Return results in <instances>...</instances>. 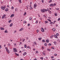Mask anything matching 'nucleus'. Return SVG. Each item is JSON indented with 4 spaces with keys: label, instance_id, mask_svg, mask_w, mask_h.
Here are the masks:
<instances>
[{
    "label": "nucleus",
    "instance_id": "2f4dec72",
    "mask_svg": "<svg viewBox=\"0 0 60 60\" xmlns=\"http://www.w3.org/2000/svg\"><path fill=\"white\" fill-rule=\"evenodd\" d=\"M48 11L50 14H51V11Z\"/></svg>",
    "mask_w": 60,
    "mask_h": 60
},
{
    "label": "nucleus",
    "instance_id": "864d4df0",
    "mask_svg": "<svg viewBox=\"0 0 60 60\" xmlns=\"http://www.w3.org/2000/svg\"><path fill=\"white\" fill-rule=\"evenodd\" d=\"M57 54H54V56H57Z\"/></svg>",
    "mask_w": 60,
    "mask_h": 60
},
{
    "label": "nucleus",
    "instance_id": "20e7f679",
    "mask_svg": "<svg viewBox=\"0 0 60 60\" xmlns=\"http://www.w3.org/2000/svg\"><path fill=\"white\" fill-rule=\"evenodd\" d=\"M14 52H17V49L15 48H13Z\"/></svg>",
    "mask_w": 60,
    "mask_h": 60
},
{
    "label": "nucleus",
    "instance_id": "393cba45",
    "mask_svg": "<svg viewBox=\"0 0 60 60\" xmlns=\"http://www.w3.org/2000/svg\"><path fill=\"white\" fill-rule=\"evenodd\" d=\"M55 16H57V13H55Z\"/></svg>",
    "mask_w": 60,
    "mask_h": 60
},
{
    "label": "nucleus",
    "instance_id": "f8f14e48",
    "mask_svg": "<svg viewBox=\"0 0 60 60\" xmlns=\"http://www.w3.org/2000/svg\"><path fill=\"white\" fill-rule=\"evenodd\" d=\"M14 14H12L10 16V17L11 18H12V17H14Z\"/></svg>",
    "mask_w": 60,
    "mask_h": 60
},
{
    "label": "nucleus",
    "instance_id": "13d9d810",
    "mask_svg": "<svg viewBox=\"0 0 60 60\" xmlns=\"http://www.w3.org/2000/svg\"><path fill=\"white\" fill-rule=\"evenodd\" d=\"M54 6H56V4L54 3Z\"/></svg>",
    "mask_w": 60,
    "mask_h": 60
},
{
    "label": "nucleus",
    "instance_id": "338daca9",
    "mask_svg": "<svg viewBox=\"0 0 60 60\" xmlns=\"http://www.w3.org/2000/svg\"><path fill=\"white\" fill-rule=\"evenodd\" d=\"M22 41V38H20V41Z\"/></svg>",
    "mask_w": 60,
    "mask_h": 60
},
{
    "label": "nucleus",
    "instance_id": "58836bf2",
    "mask_svg": "<svg viewBox=\"0 0 60 60\" xmlns=\"http://www.w3.org/2000/svg\"><path fill=\"white\" fill-rule=\"evenodd\" d=\"M47 11H49V9L48 8H47Z\"/></svg>",
    "mask_w": 60,
    "mask_h": 60
},
{
    "label": "nucleus",
    "instance_id": "774afa93",
    "mask_svg": "<svg viewBox=\"0 0 60 60\" xmlns=\"http://www.w3.org/2000/svg\"><path fill=\"white\" fill-rule=\"evenodd\" d=\"M34 60H37V59H34Z\"/></svg>",
    "mask_w": 60,
    "mask_h": 60
},
{
    "label": "nucleus",
    "instance_id": "9d476101",
    "mask_svg": "<svg viewBox=\"0 0 60 60\" xmlns=\"http://www.w3.org/2000/svg\"><path fill=\"white\" fill-rule=\"evenodd\" d=\"M23 29H24L23 28H22L20 30H19V31H22V30H23Z\"/></svg>",
    "mask_w": 60,
    "mask_h": 60
},
{
    "label": "nucleus",
    "instance_id": "a18cd8bd",
    "mask_svg": "<svg viewBox=\"0 0 60 60\" xmlns=\"http://www.w3.org/2000/svg\"><path fill=\"white\" fill-rule=\"evenodd\" d=\"M53 43H54V44H56V42L54 41V42Z\"/></svg>",
    "mask_w": 60,
    "mask_h": 60
},
{
    "label": "nucleus",
    "instance_id": "4d7b16f0",
    "mask_svg": "<svg viewBox=\"0 0 60 60\" xmlns=\"http://www.w3.org/2000/svg\"><path fill=\"white\" fill-rule=\"evenodd\" d=\"M36 53H38V51H36Z\"/></svg>",
    "mask_w": 60,
    "mask_h": 60
},
{
    "label": "nucleus",
    "instance_id": "5fc2aeb1",
    "mask_svg": "<svg viewBox=\"0 0 60 60\" xmlns=\"http://www.w3.org/2000/svg\"><path fill=\"white\" fill-rule=\"evenodd\" d=\"M43 54L44 55H45V53L44 52H43Z\"/></svg>",
    "mask_w": 60,
    "mask_h": 60
},
{
    "label": "nucleus",
    "instance_id": "39448f33",
    "mask_svg": "<svg viewBox=\"0 0 60 60\" xmlns=\"http://www.w3.org/2000/svg\"><path fill=\"white\" fill-rule=\"evenodd\" d=\"M37 6V5H36V4H34V6L35 9H36V6Z\"/></svg>",
    "mask_w": 60,
    "mask_h": 60
},
{
    "label": "nucleus",
    "instance_id": "0e129e2a",
    "mask_svg": "<svg viewBox=\"0 0 60 60\" xmlns=\"http://www.w3.org/2000/svg\"><path fill=\"white\" fill-rule=\"evenodd\" d=\"M2 48V47L1 46V45H0V49H1Z\"/></svg>",
    "mask_w": 60,
    "mask_h": 60
},
{
    "label": "nucleus",
    "instance_id": "f704fd0d",
    "mask_svg": "<svg viewBox=\"0 0 60 60\" xmlns=\"http://www.w3.org/2000/svg\"><path fill=\"white\" fill-rule=\"evenodd\" d=\"M27 48H28V49H30V47L29 46H28L27 47Z\"/></svg>",
    "mask_w": 60,
    "mask_h": 60
},
{
    "label": "nucleus",
    "instance_id": "4c0bfd02",
    "mask_svg": "<svg viewBox=\"0 0 60 60\" xmlns=\"http://www.w3.org/2000/svg\"><path fill=\"white\" fill-rule=\"evenodd\" d=\"M38 40L40 41H41V38H38Z\"/></svg>",
    "mask_w": 60,
    "mask_h": 60
},
{
    "label": "nucleus",
    "instance_id": "603ef678",
    "mask_svg": "<svg viewBox=\"0 0 60 60\" xmlns=\"http://www.w3.org/2000/svg\"><path fill=\"white\" fill-rule=\"evenodd\" d=\"M41 1L42 3H43V2H44V1L43 0H41Z\"/></svg>",
    "mask_w": 60,
    "mask_h": 60
},
{
    "label": "nucleus",
    "instance_id": "412c9836",
    "mask_svg": "<svg viewBox=\"0 0 60 60\" xmlns=\"http://www.w3.org/2000/svg\"><path fill=\"white\" fill-rule=\"evenodd\" d=\"M26 52H24L23 54V56H24L25 55H26Z\"/></svg>",
    "mask_w": 60,
    "mask_h": 60
},
{
    "label": "nucleus",
    "instance_id": "09e8293b",
    "mask_svg": "<svg viewBox=\"0 0 60 60\" xmlns=\"http://www.w3.org/2000/svg\"><path fill=\"white\" fill-rule=\"evenodd\" d=\"M60 20V18H58V21H59Z\"/></svg>",
    "mask_w": 60,
    "mask_h": 60
},
{
    "label": "nucleus",
    "instance_id": "6ab92c4d",
    "mask_svg": "<svg viewBox=\"0 0 60 60\" xmlns=\"http://www.w3.org/2000/svg\"><path fill=\"white\" fill-rule=\"evenodd\" d=\"M47 51H50V50H51L49 49H47Z\"/></svg>",
    "mask_w": 60,
    "mask_h": 60
},
{
    "label": "nucleus",
    "instance_id": "0eeeda50",
    "mask_svg": "<svg viewBox=\"0 0 60 60\" xmlns=\"http://www.w3.org/2000/svg\"><path fill=\"white\" fill-rule=\"evenodd\" d=\"M41 31L42 32H44V29H43V28H41Z\"/></svg>",
    "mask_w": 60,
    "mask_h": 60
},
{
    "label": "nucleus",
    "instance_id": "b1692460",
    "mask_svg": "<svg viewBox=\"0 0 60 60\" xmlns=\"http://www.w3.org/2000/svg\"><path fill=\"white\" fill-rule=\"evenodd\" d=\"M12 26V23H11L10 25V27H11V26Z\"/></svg>",
    "mask_w": 60,
    "mask_h": 60
},
{
    "label": "nucleus",
    "instance_id": "bb28decb",
    "mask_svg": "<svg viewBox=\"0 0 60 60\" xmlns=\"http://www.w3.org/2000/svg\"><path fill=\"white\" fill-rule=\"evenodd\" d=\"M42 41L43 42H45V41L44 40H42Z\"/></svg>",
    "mask_w": 60,
    "mask_h": 60
},
{
    "label": "nucleus",
    "instance_id": "c85d7f7f",
    "mask_svg": "<svg viewBox=\"0 0 60 60\" xmlns=\"http://www.w3.org/2000/svg\"><path fill=\"white\" fill-rule=\"evenodd\" d=\"M35 23L36 24H37V23H38V20H36Z\"/></svg>",
    "mask_w": 60,
    "mask_h": 60
},
{
    "label": "nucleus",
    "instance_id": "2eb2a0df",
    "mask_svg": "<svg viewBox=\"0 0 60 60\" xmlns=\"http://www.w3.org/2000/svg\"><path fill=\"white\" fill-rule=\"evenodd\" d=\"M52 30H53V31H56V29L55 28H54L52 29Z\"/></svg>",
    "mask_w": 60,
    "mask_h": 60
},
{
    "label": "nucleus",
    "instance_id": "69168bd1",
    "mask_svg": "<svg viewBox=\"0 0 60 60\" xmlns=\"http://www.w3.org/2000/svg\"><path fill=\"white\" fill-rule=\"evenodd\" d=\"M52 59V60H55V59Z\"/></svg>",
    "mask_w": 60,
    "mask_h": 60
},
{
    "label": "nucleus",
    "instance_id": "c756f323",
    "mask_svg": "<svg viewBox=\"0 0 60 60\" xmlns=\"http://www.w3.org/2000/svg\"><path fill=\"white\" fill-rule=\"evenodd\" d=\"M15 54L16 55H17V56H19V55L18 54H17L16 53H15Z\"/></svg>",
    "mask_w": 60,
    "mask_h": 60
},
{
    "label": "nucleus",
    "instance_id": "a211bd4d",
    "mask_svg": "<svg viewBox=\"0 0 60 60\" xmlns=\"http://www.w3.org/2000/svg\"><path fill=\"white\" fill-rule=\"evenodd\" d=\"M4 32L5 33H8V31H7V30H6Z\"/></svg>",
    "mask_w": 60,
    "mask_h": 60
},
{
    "label": "nucleus",
    "instance_id": "dca6fc26",
    "mask_svg": "<svg viewBox=\"0 0 60 60\" xmlns=\"http://www.w3.org/2000/svg\"><path fill=\"white\" fill-rule=\"evenodd\" d=\"M26 15V12H24V13L23 14L24 16H25V15Z\"/></svg>",
    "mask_w": 60,
    "mask_h": 60
},
{
    "label": "nucleus",
    "instance_id": "ddd939ff",
    "mask_svg": "<svg viewBox=\"0 0 60 60\" xmlns=\"http://www.w3.org/2000/svg\"><path fill=\"white\" fill-rule=\"evenodd\" d=\"M49 23V22L48 21H45V24H47V23Z\"/></svg>",
    "mask_w": 60,
    "mask_h": 60
},
{
    "label": "nucleus",
    "instance_id": "423d86ee",
    "mask_svg": "<svg viewBox=\"0 0 60 60\" xmlns=\"http://www.w3.org/2000/svg\"><path fill=\"white\" fill-rule=\"evenodd\" d=\"M5 16H6V15L5 14L3 15L2 17V19H4Z\"/></svg>",
    "mask_w": 60,
    "mask_h": 60
},
{
    "label": "nucleus",
    "instance_id": "49530a36",
    "mask_svg": "<svg viewBox=\"0 0 60 60\" xmlns=\"http://www.w3.org/2000/svg\"><path fill=\"white\" fill-rule=\"evenodd\" d=\"M53 24V22H50V24Z\"/></svg>",
    "mask_w": 60,
    "mask_h": 60
},
{
    "label": "nucleus",
    "instance_id": "a19ab883",
    "mask_svg": "<svg viewBox=\"0 0 60 60\" xmlns=\"http://www.w3.org/2000/svg\"><path fill=\"white\" fill-rule=\"evenodd\" d=\"M40 58L41 59H42V60L43 59V57Z\"/></svg>",
    "mask_w": 60,
    "mask_h": 60
},
{
    "label": "nucleus",
    "instance_id": "3c124183",
    "mask_svg": "<svg viewBox=\"0 0 60 60\" xmlns=\"http://www.w3.org/2000/svg\"><path fill=\"white\" fill-rule=\"evenodd\" d=\"M17 32V30L15 31L14 32V33H15Z\"/></svg>",
    "mask_w": 60,
    "mask_h": 60
},
{
    "label": "nucleus",
    "instance_id": "052dcab7",
    "mask_svg": "<svg viewBox=\"0 0 60 60\" xmlns=\"http://www.w3.org/2000/svg\"><path fill=\"white\" fill-rule=\"evenodd\" d=\"M28 26H30V24H28Z\"/></svg>",
    "mask_w": 60,
    "mask_h": 60
},
{
    "label": "nucleus",
    "instance_id": "c9c22d12",
    "mask_svg": "<svg viewBox=\"0 0 60 60\" xmlns=\"http://www.w3.org/2000/svg\"><path fill=\"white\" fill-rule=\"evenodd\" d=\"M53 36H53V35H52V36L50 37L51 38H52L53 37Z\"/></svg>",
    "mask_w": 60,
    "mask_h": 60
},
{
    "label": "nucleus",
    "instance_id": "79ce46f5",
    "mask_svg": "<svg viewBox=\"0 0 60 60\" xmlns=\"http://www.w3.org/2000/svg\"><path fill=\"white\" fill-rule=\"evenodd\" d=\"M52 44L51 43H49L48 44V45H49V46H51V45Z\"/></svg>",
    "mask_w": 60,
    "mask_h": 60
},
{
    "label": "nucleus",
    "instance_id": "7ed1b4c3",
    "mask_svg": "<svg viewBox=\"0 0 60 60\" xmlns=\"http://www.w3.org/2000/svg\"><path fill=\"white\" fill-rule=\"evenodd\" d=\"M5 6H2L1 7V9H2V10H5Z\"/></svg>",
    "mask_w": 60,
    "mask_h": 60
},
{
    "label": "nucleus",
    "instance_id": "8fccbe9b",
    "mask_svg": "<svg viewBox=\"0 0 60 60\" xmlns=\"http://www.w3.org/2000/svg\"><path fill=\"white\" fill-rule=\"evenodd\" d=\"M37 33H38L39 32V30H37Z\"/></svg>",
    "mask_w": 60,
    "mask_h": 60
},
{
    "label": "nucleus",
    "instance_id": "7c9ffc66",
    "mask_svg": "<svg viewBox=\"0 0 60 60\" xmlns=\"http://www.w3.org/2000/svg\"><path fill=\"white\" fill-rule=\"evenodd\" d=\"M19 1L20 3H21V0H19Z\"/></svg>",
    "mask_w": 60,
    "mask_h": 60
},
{
    "label": "nucleus",
    "instance_id": "37998d69",
    "mask_svg": "<svg viewBox=\"0 0 60 60\" xmlns=\"http://www.w3.org/2000/svg\"><path fill=\"white\" fill-rule=\"evenodd\" d=\"M11 20H10L8 21V22L10 23V22H11Z\"/></svg>",
    "mask_w": 60,
    "mask_h": 60
},
{
    "label": "nucleus",
    "instance_id": "e433bc0d",
    "mask_svg": "<svg viewBox=\"0 0 60 60\" xmlns=\"http://www.w3.org/2000/svg\"><path fill=\"white\" fill-rule=\"evenodd\" d=\"M44 45L45 46H46L47 45V44L46 43H45L44 44Z\"/></svg>",
    "mask_w": 60,
    "mask_h": 60
},
{
    "label": "nucleus",
    "instance_id": "f03ea898",
    "mask_svg": "<svg viewBox=\"0 0 60 60\" xmlns=\"http://www.w3.org/2000/svg\"><path fill=\"white\" fill-rule=\"evenodd\" d=\"M5 49H6V51H7L8 53H10V51H9V49H7V47H5Z\"/></svg>",
    "mask_w": 60,
    "mask_h": 60
},
{
    "label": "nucleus",
    "instance_id": "680f3d73",
    "mask_svg": "<svg viewBox=\"0 0 60 60\" xmlns=\"http://www.w3.org/2000/svg\"><path fill=\"white\" fill-rule=\"evenodd\" d=\"M51 58H54V56H52L51 57Z\"/></svg>",
    "mask_w": 60,
    "mask_h": 60
},
{
    "label": "nucleus",
    "instance_id": "cd10ccee",
    "mask_svg": "<svg viewBox=\"0 0 60 60\" xmlns=\"http://www.w3.org/2000/svg\"><path fill=\"white\" fill-rule=\"evenodd\" d=\"M26 47H27V46H26V45H24V47L25 48H26Z\"/></svg>",
    "mask_w": 60,
    "mask_h": 60
},
{
    "label": "nucleus",
    "instance_id": "bf43d9fd",
    "mask_svg": "<svg viewBox=\"0 0 60 60\" xmlns=\"http://www.w3.org/2000/svg\"><path fill=\"white\" fill-rule=\"evenodd\" d=\"M52 49H54V47H52Z\"/></svg>",
    "mask_w": 60,
    "mask_h": 60
},
{
    "label": "nucleus",
    "instance_id": "4468645a",
    "mask_svg": "<svg viewBox=\"0 0 60 60\" xmlns=\"http://www.w3.org/2000/svg\"><path fill=\"white\" fill-rule=\"evenodd\" d=\"M15 11H18V8H15Z\"/></svg>",
    "mask_w": 60,
    "mask_h": 60
},
{
    "label": "nucleus",
    "instance_id": "6e6d98bb",
    "mask_svg": "<svg viewBox=\"0 0 60 60\" xmlns=\"http://www.w3.org/2000/svg\"><path fill=\"white\" fill-rule=\"evenodd\" d=\"M32 9H33V8H32V7H31L30 8V10H32Z\"/></svg>",
    "mask_w": 60,
    "mask_h": 60
},
{
    "label": "nucleus",
    "instance_id": "de8ad7c7",
    "mask_svg": "<svg viewBox=\"0 0 60 60\" xmlns=\"http://www.w3.org/2000/svg\"><path fill=\"white\" fill-rule=\"evenodd\" d=\"M56 35L57 36H58V35H59V34L58 33H57Z\"/></svg>",
    "mask_w": 60,
    "mask_h": 60
},
{
    "label": "nucleus",
    "instance_id": "e2e57ef3",
    "mask_svg": "<svg viewBox=\"0 0 60 60\" xmlns=\"http://www.w3.org/2000/svg\"><path fill=\"white\" fill-rule=\"evenodd\" d=\"M57 11H59V8H57Z\"/></svg>",
    "mask_w": 60,
    "mask_h": 60
},
{
    "label": "nucleus",
    "instance_id": "6e6552de",
    "mask_svg": "<svg viewBox=\"0 0 60 60\" xmlns=\"http://www.w3.org/2000/svg\"><path fill=\"white\" fill-rule=\"evenodd\" d=\"M50 6H51V7H52L54 6V4H51L50 5Z\"/></svg>",
    "mask_w": 60,
    "mask_h": 60
},
{
    "label": "nucleus",
    "instance_id": "72a5a7b5",
    "mask_svg": "<svg viewBox=\"0 0 60 60\" xmlns=\"http://www.w3.org/2000/svg\"><path fill=\"white\" fill-rule=\"evenodd\" d=\"M11 9H12V10H13L14 9V7H13V6H12Z\"/></svg>",
    "mask_w": 60,
    "mask_h": 60
},
{
    "label": "nucleus",
    "instance_id": "f3484780",
    "mask_svg": "<svg viewBox=\"0 0 60 60\" xmlns=\"http://www.w3.org/2000/svg\"><path fill=\"white\" fill-rule=\"evenodd\" d=\"M34 43L35 45H37V43H36V41H34Z\"/></svg>",
    "mask_w": 60,
    "mask_h": 60
},
{
    "label": "nucleus",
    "instance_id": "4be33fe9",
    "mask_svg": "<svg viewBox=\"0 0 60 60\" xmlns=\"http://www.w3.org/2000/svg\"><path fill=\"white\" fill-rule=\"evenodd\" d=\"M29 7V6H28V5H27L26 6V7H27L26 9H27V10H28Z\"/></svg>",
    "mask_w": 60,
    "mask_h": 60
},
{
    "label": "nucleus",
    "instance_id": "aec40b11",
    "mask_svg": "<svg viewBox=\"0 0 60 60\" xmlns=\"http://www.w3.org/2000/svg\"><path fill=\"white\" fill-rule=\"evenodd\" d=\"M46 42H47V43H48V42H49V40H46Z\"/></svg>",
    "mask_w": 60,
    "mask_h": 60
},
{
    "label": "nucleus",
    "instance_id": "9b49d317",
    "mask_svg": "<svg viewBox=\"0 0 60 60\" xmlns=\"http://www.w3.org/2000/svg\"><path fill=\"white\" fill-rule=\"evenodd\" d=\"M5 11H9V9L8 8H6L5 10Z\"/></svg>",
    "mask_w": 60,
    "mask_h": 60
},
{
    "label": "nucleus",
    "instance_id": "ea45409f",
    "mask_svg": "<svg viewBox=\"0 0 60 60\" xmlns=\"http://www.w3.org/2000/svg\"><path fill=\"white\" fill-rule=\"evenodd\" d=\"M52 2V0H50V1H49V3H50Z\"/></svg>",
    "mask_w": 60,
    "mask_h": 60
},
{
    "label": "nucleus",
    "instance_id": "473e14b6",
    "mask_svg": "<svg viewBox=\"0 0 60 60\" xmlns=\"http://www.w3.org/2000/svg\"><path fill=\"white\" fill-rule=\"evenodd\" d=\"M23 23H24V24H25V23H26V21H24L23 22Z\"/></svg>",
    "mask_w": 60,
    "mask_h": 60
},
{
    "label": "nucleus",
    "instance_id": "5701e85b",
    "mask_svg": "<svg viewBox=\"0 0 60 60\" xmlns=\"http://www.w3.org/2000/svg\"><path fill=\"white\" fill-rule=\"evenodd\" d=\"M54 36L56 38H57V37L56 35H54Z\"/></svg>",
    "mask_w": 60,
    "mask_h": 60
},
{
    "label": "nucleus",
    "instance_id": "a878e982",
    "mask_svg": "<svg viewBox=\"0 0 60 60\" xmlns=\"http://www.w3.org/2000/svg\"><path fill=\"white\" fill-rule=\"evenodd\" d=\"M25 39L24 38L23 39H22V42H24V41H25Z\"/></svg>",
    "mask_w": 60,
    "mask_h": 60
},
{
    "label": "nucleus",
    "instance_id": "f257e3e1",
    "mask_svg": "<svg viewBox=\"0 0 60 60\" xmlns=\"http://www.w3.org/2000/svg\"><path fill=\"white\" fill-rule=\"evenodd\" d=\"M41 12H45L46 11H47V10L45 9H41Z\"/></svg>",
    "mask_w": 60,
    "mask_h": 60
},
{
    "label": "nucleus",
    "instance_id": "1a4fd4ad",
    "mask_svg": "<svg viewBox=\"0 0 60 60\" xmlns=\"http://www.w3.org/2000/svg\"><path fill=\"white\" fill-rule=\"evenodd\" d=\"M0 30H4V28H3L2 27H0Z\"/></svg>",
    "mask_w": 60,
    "mask_h": 60
},
{
    "label": "nucleus",
    "instance_id": "c03bdc74",
    "mask_svg": "<svg viewBox=\"0 0 60 60\" xmlns=\"http://www.w3.org/2000/svg\"><path fill=\"white\" fill-rule=\"evenodd\" d=\"M29 19L30 20H32V17H30Z\"/></svg>",
    "mask_w": 60,
    "mask_h": 60
}]
</instances>
